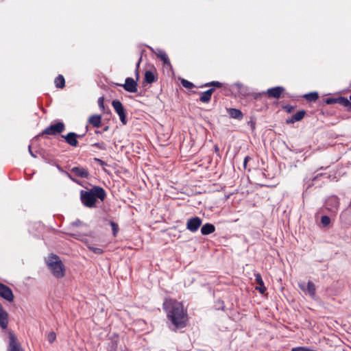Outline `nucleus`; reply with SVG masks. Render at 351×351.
Listing matches in <instances>:
<instances>
[{
  "instance_id": "nucleus-1",
  "label": "nucleus",
  "mask_w": 351,
  "mask_h": 351,
  "mask_svg": "<svg viewBox=\"0 0 351 351\" xmlns=\"http://www.w3.org/2000/svg\"><path fill=\"white\" fill-rule=\"evenodd\" d=\"M162 306L167 313V319L172 325V327L170 326L172 330L176 331L186 326L187 313L181 302L167 298L165 300Z\"/></svg>"
},
{
  "instance_id": "nucleus-2",
  "label": "nucleus",
  "mask_w": 351,
  "mask_h": 351,
  "mask_svg": "<svg viewBox=\"0 0 351 351\" xmlns=\"http://www.w3.org/2000/svg\"><path fill=\"white\" fill-rule=\"evenodd\" d=\"M106 197V193L105 190L99 186H93L88 191L82 190L80 191V199L82 204L87 208L95 207L97 199L103 202Z\"/></svg>"
},
{
  "instance_id": "nucleus-3",
  "label": "nucleus",
  "mask_w": 351,
  "mask_h": 351,
  "mask_svg": "<svg viewBox=\"0 0 351 351\" xmlns=\"http://www.w3.org/2000/svg\"><path fill=\"white\" fill-rule=\"evenodd\" d=\"M47 265L51 272L56 278H62L64 276V265L60 257L56 254H51L47 261Z\"/></svg>"
},
{
  "instance_id": "nucleus-4",
  "label": "nucleus",
  "mask_w": 351,
  "mask_h": 351,
  "mask_svg": "<svg viewBox=\"0 0 351 351\" xmlns=\"http://www.w3.org/2000/svg\"><path fill=\"white\" fill-rule=\"evenodd\" d=\"M65 130V125L63 122L58 121L54 124H51L47 127L44 130L40 132L37 137L41 136L44 134L46 135H57L60 134Z\"/></svg>"
},
{
  "instance_id": "nucleus-5",
  "label": "nucleus",
  "mask_w": 351,
  "mask_h": 351,
  "mask_svg": "<svg viewBox=\"0 0 351 351\" xmlns=\"http://www.w3.org/2000/svg\"><path fill=\"white\" fill-rule=\"evenodd\" d=\"M285 91V88L282 86H275L267 89L266 92L256 93L254 99H257L262 95H267L269 98L278 99L281 94Z\"/></svg>"
},
{
  "instance_id": "nucleus-6",
  "label": "nucleus",
  "mask_w": 351,
  "mask_h": 351,
  "mask_svg": "<svg viewBox=\"0 0 351 351\" xmlns=\"http://www.w3.org/2000/svg\"><path fill=\"white\" fill-rule=\"evenodd\" d=\"M112 106L114 111L118 114L121 122L123 125H126L128 120L126 118L125 110L121 102L119 100H113L112 102Z\"/></svg>"
},
{
  "instance_id": "nucleus-7",
  "label": "nucleus",
  "mask_w": 351,
  "mask_h": 351,
  "mask_svg": "<svg viewBox=\"0 0 351 351\" xmlns=\"http://www.w3.org/2000/svg\"><path fill=\"white\" fill-rule=\"evenodd\" d=\"M299 288L312 299L315 298L316 288L315 284L311 281H308L306 284L304 282L298 283Z\"/></svg>"
},
{
  "instance_id": "nucleus-8",
  "label": "nucleus",
  "mask_w": 351,
  "mask_h": 351,
  "mask_svg": "<svg viewBox=\"0 0 351 351\" xmlns=\"http://www.w3.org/2000/svg\"><path fill=\"white\" fill-rule=\"evenodd\" d=\"M118 86H121L124 88L127 92L134 93L138 90V84L137 81L134 80L132 77H127L125 80L124 84H116Z\"/></svg>"
},
{
  "instance_id": "nucleus-9",
  "label": "nucleus",
  "mask_w": 351,
  "mask_h": 351,
  "mask_svg": "<svg viewBox=\"0 0 351 351\" xmlns=\"http://www.w3.org/2000/svg\"><path fill=\"white\" fill-rule=\"evenodd\" d=\"M326 208L332 213H336L339 206V199L336 195L328 197L325 202Z\"/></svg>"
},
{
  "instance_id": "nucleus-10",
  "label": "nucleus",
  "mask_w": 351,
  "mask_h": 351,
  "mask_svg": "<svg viewBox=\"0 0 351 351\" xmlns=\"http://www.w3.org/2000/svg\"><path fill=\"white\" fill-rule=\"evenodd\" d=\"M119 341V337L117 334H113V335L110 337V341L108 344L107 350L108 351H127L128 349L126 348H118V344Z\"/></svg>"
},
{
  "instance_id": "nucleus-11",
  "label": "nucleus",
  "mask_w": 351,
  "mask_h": 351,
  "mask_svg": "<svg viewBox=\"0 0 351 351\" xmlns=\"http://www.w3.org/2000/svg\"><path fill=\"white\" fill-rule=\"evenodd\" d=\"M202 220L199 217H193L188 219L186 223V228L192 232H195L201 226Z\"/></svg>"
},
{
  "instance_id": "nucleus-12",
  "label": "nucleus",
  "mask_w": 351,
  "mask_h": 351,
  "mask_svg": "<svg viewBox=\"0 0 351 351\" xmlns=\"http://www.w3.org/2000/svg\"><path fill=\"white\" fill-rule=\"evenodd\" d=\"M8 351H23L17 338L12 332H9Z\"/></svg>"
},
{
  "instance_id": "nucleus-13",
  "label": "nucleus",
  "mask_w": 351,
  "mask_h": 351,
  "mask_svg": "<svg viewBox=\"0 0 351 351\" xmlns=\"http://www.w3.org/2000/svg\"><path fill=\"white\" fill-rule=\"evenodd\" d=\"M0 296L9 302L14 300V295L10 287L0 282Z\"/></svg>"
},
{
  "instance_id": "nucleus-14",
  "label": "nucleus",
  "mask_w": 351,
  "mask_h": 351,
  "mask_svg": "<svg viewBox=\"0 0 351 351\" xmlns=\"http://www.w3.org/2000/svg\"><path fill=\"white\" fill-rule=\"evenodd\" d=\"M71 172L75 176L81 178H88L90 176L87 169L80 166L72 167Z\"/></svg>"
},
{
  "instance_id": "nucleus-15",
  "label": "nucleus",
  "mask_w": 351,
  "mask_h": 351,
  "mask_svg": "<svg viewBox=\"0 0 351 351\" xmlns=\"http://www.w3.org/2000/svg\"><path fill=\"white\" fill-rule=\"evenodd\" d=\"M62 138L65 139L66 143L73 147H77L78 145L77 134L71 132H69L66 135H62Z\"/></svg>"
},
{
  "instance_id": "nucleus-16",
  "label": "nucleus",
  "mask_w": 351,
  "mask_h": 351,
  "mask_svg": "<svg viewBox=\"0 0 351 351\" xmlns=\"http://www.w3.org/2000/svg\"><path fill=\"white\" fill-rule=\"evenodd\" d=\"M340 221L346 226H351V210L347 208L340 215Z\"/></svg>"
},
{
  "instance_id": "nucleus-17",
  "label": "nucleus",
  "mask_w": 351,
  "mask_h": 351,
  "mask_svg": "<svg viewBox=\"0 0 351 351\" xmlns=\"http://www.w3.org/2000/svg\"><path fill=\"white\" fill-rule=\"evenodd\" d=\"M8 313L3 309L1 304H0V326L3 329H5L8 327Z\"/></svg>"
},
{
  "instance_id": "nucleus-18",
  "label": "nucleus",
  "mask_w": 351,
  "mask_h": 351,
  "mask_svg": "<svg viewBox=\"0 0 351 351\" xmlns=\"http://www.w3.org/2000/svg\"><path fill=\"white\" fill-rule=\"evenodd\" d=\"M306 114L305 110H301L293 114L291 117L286 120L287 124L294 123L295 122L301 121Z\"/></svg>"
},
{
  "instance_id": "nucleus-19",
  "label": "nucleus",
  "mask_w": 351,
  "mask_h": 351,
  "mask_svg": "<svg viewBox=\"0 0 351 351\" xmlns=\"http://www.w3.org/2000/svg\"><path fill=\"white\" fill-rule=\"evenodd\" d=\"M214 91L215 88H210L208 90L201 93L199 101L202 103H208L211 99V97Z\"/></svg>"
},
{
  "instance_id": "nucleus-20",
  "label": "nucleus",
  "mask_w": 351,
  "mask_h": 351,
  "mask_svg": "<svg viewBox=\"0 0 351 351\" xmlns=\"http://www.w3.org/2000/svg\"><path fill=\"white\" fill-rule=\"evenodd\" d=\"M255 281L258 284V287H256V289L258 290L261 293H264L266 291V287H265L264 282L263 280L262 276L259 273H256L254 274Z\"/></svg>"
},
{
  "instance_id": "nucleus-21",
  "label": "nucleus",
  "mask_w": 351,
  "mask_h": 351,
  "mask_svg": "<svg viewBox=\"0 0 351 351\" xmlns=\"http://www.w3.org/2000/svg\"><path fill=\"white\" fill-rule=\"evenodd\" d=\"M88 123L94 128H99L101 124V116L99 114L91 115L88 119Z\"/></svg>"
},
{
  "instance_id": "nucleus-22",
  "label": "nucleus",
  "mask_w": 351,
  "mask_h": 351,
  "mask_svg": "<svg viewBox=\"0 0 351 351\" xmlns=\"http://www.w3.org/2000/svg\"><path fill=\"white\" fill-rule=\"evenodd\" d=\"M215 231V227L213 224L207 223L204 224L201 228V233L203 235H208Z\"/></svg>"
},
{
  "instance_id": "nucleus-23",
  "label": "nucleus",
  "mask_w": 351,
  "mask_h": 351,
  "mask_svg": "<svg viewBox=\"0 0 351 351\" xmlns=\"http://www.w3.org/2000/svg\"><path fill=\"white\" fill-rule=\"evenodd\" d=\"M228 114L231 118L241 120L243 117L242 112L237 108L228 109Z\"/></svg>"
},
{
  "instance_id": "nucleus-24",
  "label": "nucleus",
  "mask_w": 351,
  "mask_h": 351,
  "mask_svg": "<svg viewBox=\"0 0 351 351\" xmlns=\"http://www.w3.org/2000/svg\"><path fill=\"white\" fill-rule=\"evenodd\" d=\"M156 81V77L152 71H146L145 73L144 84H152Z\"/></svg>"
},
{
  "instance_id": "nucleus-25",
  "label": "nucleus",
  "mask_w": 351,
  "mask_h": 351,
  "mask_svg": "<svg viewBox=\"0 0 351 351\" xmlns=\"http://www.w3.org/2000/svg\"><path fill=\"white\" fill-rule=\"evenodd\" d=\"M235 86L238 88V91L239 94L243 96H247L250 94V90L248 87L244 86L241 83L235 84Z\"/></svg>"
},
{
  "instance_id": "nucleus-26",
  "label": "nucleus",
  "mask_w": 351,
  "mask_h": 351,
  "mask_svg": "<svg viewBox=\"0 0 351 351\" xmlns=\"http://www.w3.org/2000/svg\"><path fill=\"white\" fill-rule=\"evenodd\" d=\"M54 84L56 88H62L65 86V80L63 75H58L54 80Z\"/></svg>"
},
{
  "instance_id": "nucleus-27",
  "label": "nucleus",
  "mask_w": 351,
  "mask_h": 351,
  "mask_svg": "<svg viewBox=\"0 0 351 351\" xmlns=\"http://www.w3.org/2000/svg\"><path fill=\"white\" fill-rule=\"evenodd\" d=\"M156 55L163 62L164 64H170L169 59L164 51L158 50Z\"/></svg>"
},
{
  "instance_id": "nucleus-28",
  "label": "nucleus",
  "mask_w": 351,
  "mask_h": 351,
  "mask_svg": "<svg viewBox=\"0 0 351 351\" xmlns=\"http://www.w3.org/2000/svg\"><path fill=\"white\" fill-rule=\"evenodd\" d=\"M304 98L308 101H315L318 97V93L317 92H312L304 95Z\"/></svg>"
},
{
  "instance_id": "nucleus-29",
  "label": "nucleus",
  "mask_w": 351,
  "mask_h": 351,
  "mask_svg": "<svg viewBox=\"0 0 351 351\" xmlns=\"http://www.w3.org/2000/svg\"><path fill=\"white\" fill-rule=\"evenodd\" d=\"M209 86H215L217 88H221L222 84L218 81H212L210 82H207L202 85L201 87H209Z\"/></svg>"
},
{
  "instance_id": "nucleus-30",
  "label": "nucleus",
  "mask_w": 351,
  "mask_h": 351,
  "mask_svg": "<svg viewBox=\"0 0 351 351\" xmlns=\"http://www.w3.org/2000/svg\"><path fill=\"white\" fill-rule=\"evenodd\" d=\"M291 351H318L309 347L298 346L293 348Z\"/></svg>"
},
{
  "instance_id": "nucleus-31",
  "label": "nucleus",
  "mask_w": 351,
  "mask_h": 351,
  "mask_svg": "<svg viewBox=\"0 0 351 351\" xmlns=\"http://www.w3.org/2000/svg\"><path fill=\"white\" fill-rule=\"evenodd\" d=\"M321 223H322L323 227L328 226L330 224V217L328 216H327V215L322 216V217H321Z\"/></svg>"
},
{
  "instance_id": "nucleus-32",
  "label": "nucleus",
  "mask_w": 351,
  "mask_h": 351,
  "mask_svg": "<svg viewBox=\"0 0 351 351\" xmlns=\"http://www.w3.org/2000/svg\"><path fill=\"white\" fill-rule=\"evenodd\" d=\"M110 224L112 227V234L114 237H116L119 232V226H118L117 223H116L115 222H114L112 221H111L110 222Z\"/></svg>"
},
{
  "instance_id": "nucleus-33",
  "label": "nucleus",
  "mask_w": 351,
  "mask_h": 351,
  "mask_svg": "<svg viewBox=\"0 0 351 351\" xmlns=\"http://www.w3.org/2000/svg\"><path fill=\"white\" fill-rule=\"evenodd\" d=\"M92 147H96L101 150L106 149V145L104 142H98L91 145Z\"/></svg>"
},
{
  "instance_id": "nucleus-34",
  "label": "nucleus",
  "mask_w": 351,
  "mask_h": 351,
  "mask_svg": "<svg viewBox=\"0 0 351 351\" xmlns=\"http://www.w3.org/2000/svg\"><path fill=\"white\" fill-rule=\"evenodd\" d=\"M88 247L90 250H91L96 254H102L104 253V250L101 248L93 246H88Z\"/></svg>"
},
{
  "instance_id": "nucleus-35",
  "label": "nucleus",
  "mask_w": 351,
  "mask_h": 351,
  "mask_svg": "<svg viewBox=\"0 0 351 351\" xmlns=\"http://www.w3.org/2000/svg\"><path fill=\"white\" fill-rule=\"evenodd\" d=\"M182 84L184 87L186 88H192L195 86L192 82H191L186 80H182Z\"/></svg>"
},
{
  "instance_id": "nucleus-36",
  "label": "nucleus",
  "mask_w": 351,
  "mask_h": 351,
  "mask_svg": "<svg viewBox=\"0 0 351 351\" xmlns=\"http://www.w3.org/2000/svg\"><path fill=\"white\" fill-rule=\"evenodd\" d=\"M56 339V335L54 332H50L47 335V340L50 343H52Z\"/></svg>"
},
{
  "instance_id": "nucleus-37",
  "label": "nucleus",
  "mask_w": 351,
  "mask_h": 351,
  "mask_svg": "<svg viewBox=\"0 0 351 351\" xmlns=\"http://www.w3.org/2000/svg\"><path fill=\"white\" fill-rule=\"evenodd\" d=\"M342 101H343V106H344L348 111H351L350 100H348L347 98H345V99H343Z\"/></svg>"
},
{
  "instance_id": "nucleus-38",
  "label": "nucleus",
  "mask_w": 351,
  "mask_h": 351,
  "mask_svg": "<svg viewBox=\"0 0 351 351\" xmlns=\"http://www.w3.org/2000/svg\"><path fill=\"white\" fill-rule=\"evenodd\" d=\"M324 102L329 105L336 104L337 97H328L325 99Z\"/></svg>"
},
{
  "instance_id": "nucleus-39",
  "label": "nucleus",
  "mask_w": 351,
  "mask_h": 351,
  "mask_svg": "<svg viewBox=\"0 0 351 351\" xmlns=\"http://www.w3.org/2000/svg\"><path fill=\"white\" fill-rule=\"evenodd\" d=\"M282 108L287 112V113H291L294 109L295 107L291 105H285L282 107Z\"/></svg>"
},
{
  "instance_id": "nucleus-40",
  "label": "nucleus",
  "mask_w": 351,
  "mask_h": 351,
  "mask_svg": "<svg viewBox=\"0 0 351 351\" xmlns=\"http://www.w3.org/2000/svg\"><path fill=\"white\" fill-rule=\"evenodd\" d=\"M94 160L95 162H97V163H99L102 167H104L105 166H107V163L105 161H104L101 159H100V158H95Z\"/></svg>"
},
{
  "instance_id": "nucleus-41",
  "label": "nucleus",
  "mask_w": 351,
  "mask_h": 351,
  "mask_svg": "<svg viewBox=\"0 0 351 351\" xmlns=\"http://www.w3.org/2000/svg\"><path fill=\"white\" fill-rule=\"evenodd\" d=\"M252 160V158L249 156H246L245 158H244V160H243V167H244V169H247V162Z\"/></svg>"
},
{
  "instance_id": "nucleus-42",
  "label": "nucleus",
  "mask_w": 351,
  "mask_h": 351,
  "mask_svg": "<svg viewBox=\"0 0 351 351\" xmlns=\"http://www.w3.org/2000/svg\"><path fill=\"white\" fill-rule=\"evenodd\" d=\"M104 99L103 97H99L98 99V105L99 108H101L102 110L104 109Z\"/></svg>"
},
{
  "instance_id": "nucleus-43",
  "label": "nucleus",
  "mask_w": 351,
  "mask_h": 351,
  "mask_svg": "<svg viewBox=\"0 0 351 351\" xmlns=\"http://www.w3.org/2000/svg\"><path fill=\"white\" fill-rule=\"evenodd\" d=\"M247 125H249L250 126V128H251V129L252 130H255V126H256V121H255L251 119L250 121H249L247 122Z\"/></svg>"
},
{
  "instance_id": "nucleus-44",
  "label": "nucleus",
  "mask_w": 351,
  "mask_h": 351,
  "mask_svg": "<svg viewBox=\"0 0 351 351\" xmlns=\"http://www.w3.org/2000/svg\"><path fill=\"white\" fill-rule=\"evenodd\" d=\"M345 98L346 97H342V96H339V97H337V102H336V104H339L343 106V101H342V100L345 99Z\"/></svg>"
},
{
  "instance_id": "nucleus-45",
  "label": "nucleus",
  "mask_w": 351,
  "mask_h": 351,
  "mask_svg": "<svg viewBox=\"0 0 351 351\" xmlns=\"http://www.w3.org/2000/svg\"><path fill=\"white\" fill-rule=\"evenodd\" d=\"M72 226H78L82 224V221L80 219H77L75 221L72 222Z\"/></svg>"
},
{
  "instance_id": "nucleus-46",
  "label": "nucleus",
  "mask_w": 351,
  "mask_h": 351,
  "mask_svg": "<svg viewBox=\"0 0 351 351\" xmlns=\"http://www.w3.org/2000/svg\"><path fill=\"white\" fill-rule=\"evenodd\" d=\"M135 75H136V80L138 81L139 79V71L138 70V68H136Z\"/></svg>"
},
{
  "instance_id": "nucleus-47",
  "label": "nucleus",
  "mask_w": 351,
  "mask_h": 351,
  "mask_svg": "<svg viewBox=\"0 0 351 351\" xmlns=\"http://www.w3.org/2000/svg\"><path fill=\"white\" fill-rule=\"evenodd\" d=\"M29 154H31V156H32L34 158H36V155L32 152V149H31V145H29Z\"/></svg>"
},
{
  "instance_id": "nucleus-48",
  "label": "nucleus",
  "mask_w": 351,
  "mask_h": 351,
  "mask_svg": "<svg viewBox=\"0 0 351 351\" xmlns=\"http://www.w3.org/2000/svg\"><path fill=\"white\" fill-rule=\"evenodd\" d=\"M141 57L139 58V60H138V62L136 63V68H138V69L139 65H140V64H141Z\"/></svg>"
},
{
  "instance_id": "nucleus-49",
  "label": "nucleus",
  "mask_w": 351,
  "mask_h": 351,
  "mask_svg": "<svg viewBox=\"0 0 351 351\" xmlns=\"http://www.w3.org/2000/svg\"><path fill=\"white\" fill-rule=\"evenodd\" d=\"M214 148H215V152H219V147L217 145H215Z\"/></svg>"
},
{
  "instance_id": "nucleus-50",
  "label": "nucleus",
  "mask_w": 351,
  "mask_h": 351,
  "mask_svg": "<svg viewBox=\"0 0 351 351\" xmlns=\"http://www.w3.org/2000/svg\"><path fill=\"white\" fill-rule=\"evenodd\" d=\"M69 178H70L71 180H72L73 182H76V183H78V182H77L75 179L71 177V175H69Z\"/></svg>"
},
{
  "instance_id": "nucleus-51",
  "label": "nucleus",
  "mask_w": 351,
  "mask_h": 351,
  "mask_svg": "<svg viewBox=\"0 0 351 351\" xmlns=\"http://www.w3.org/2000/svg\"><path fill=\"white\" fill-rule=\"evenodd\" d=\"M219 302L221 304V306L219 307V308L223 309L224 308V304L223 301H219Z\"/></svg>"
},
{
  "instance_id": "nucleus-52",
  "label": "nucleus",
  "mask_w": 351,
  "mask_h": 351,
  "mask_svg": "<svg viewBox=\"0 0 351 351\" xmlns=\"http://www.w3.org/2000/svg\"><path fill=\"white\" fill-rule=\"evenodd\" d=\"M108 129H109V127H108V126H105V127L104 128V129H103V131H104V132H106V131H108Z\"/></svg>"
},
{
  "instance_id": "nucleus-53",
  "label": "nucleus",
  "mask_w": 351,
  "mask_h": 351,
  "mask_svg": "<svg viewBox=\"0 0 351 351\" xmlns=\"http://www.w3.org/2000/svg\"><path fill=\"white\" fill-rule=\"evenodd\" d=\"M84 136H85V134H77V138H83Z\"/></svg>"
},
{
  "instance_id": "nucleus-54",
  "label": "nucleus",
  "mask_w": 351,
  "mask_h": 351,
  "mask_svg": "<svg viewBox=\"0 0 351 351\" xmlns=\"http://www.w3.org/2000/svg\"><path fill=\"white\" fill-rule=\"evenodd\" d=\"M95 133L97 134H101V132L99 131V130H95Z\"/></svg>"
},
{
  "instance_id": "nucleus-55",
  "label": "nucleus",
  "mask_w": 351,
  "mask_h": 351,
  "mask_svg": "<svg viewBox=\"0 0 351 351\" xmlns=\"http://www.w3.org/2000/svg\"><path fill=\"white\" fill-rule=\"evenodd\" d=\"M350 100L351 101V95L350 96Z\"/></svg>"
}]
</instances>
